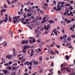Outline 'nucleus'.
Listing matches in <instances>:
<instances>
[{
	"label": "nucleus",
	"instance_id": "obj_31",
	"mask_svg": "<svg viewBox=\"0 0 75 75\" xmlns=\"http://www.w3.org/2000/svg\"><path fill=\"white\" fill-rule=\"evenodd\" d=\"M6 58L8 59H10V57L9 55H8L6 56Z\"/></svg>",
	"mask_w": 75,
	"mask_h": 75
},
{
	"label": "nucleus",
	"instance_id": "obj_19",
	"mask_svg": "<svg viewBox=\"0 0 75 75\" xmlns=\"http://www.w3.org/2000/svg\"><path fill=\"white\" fill-rule=\"evenodd\" d=\"M67 37V36L66 35H64L63 36V39H66Z\"/></svg>",
	"mask_w": 75,
	"mask_h": 75
},
{
	"label": "nucleus",
	"instance_id": "obj_49",
	"mask_svg": "<svg viewBox=\"0 0 75 75\" xmlns=\"http://www.w3.org/2000/svg\"><path fill=\"white\" fill-rule=\"evenodd\" d=\"M70 4H73V3H74V1H70Z\"/></svg>",
	"mask_w": 75,
	"mask_h": 75
},
{
	"label": "nucleus",
	"instance_id": "obj_55",
	"mask_svg": "<svg viewBox=\"0 0 75 75\" xmlns=\"http://www.w3.org/2000/svg\"><path fill=\"white\" fill-rule=\"evenodd\" d=\"M7 45V42L6 43V44H4V46H5V47H6V45Z\"/></svg>",
	"mask_w": 75,
	"mask_h": 75
},
{
	"label": "nucleus",
	"instance_id": "obj_27",
	"mask_svg": "<svg viewBox=\"0 0 75 75\" xmlns=\"http://www.w3.org/2000/svg\"><path fill=\"white\" fill-rule=\"evenodd\" d=\"M66 59L68 60V59H69V57L68 56H66Z\"/></svg>",
	"mask_w": 75,
	"mask_h": 75
},
{
	"label": "nucleus",
	"instance_id": "obj_5",
	"mask_svg": "<svg viewBox=\"0 0 75 75\" xmlns=\"http://www.w3.org/2000/svg\"><path fill=\"white\" fill-rule=\"evenodd\" d=\"M30 48V46H28L27 45L26 46H23V48L24 49H28V48Z\"/></svg>",
	"mask_w": 75,
	"mask_h": 75
},
{
	"label": "nucleus",
	"instance_id": "obj_2",
	"mask_svg": "<svg viewBox=\"0 0 75 75\" xmlns=\"http://www.w3.org/2000/svg\"><path fill=\"white\" fill-rule=\"evenodd\" d=\"M12 50H13V56L14 57L17 56V52H16V49H13Z\"/></svg>",
	"mask_w": 75,
	"mask_h": 75
},
{
	"label": "nucleus",
	"instance_id": "obj_41",
	"mask_svg": "<svg viewBox=\"0 0 75 75\" xmlns=\"http://www.w3.org/2000/svg\"><path fill=\"white\" fill-rule=\"evenodd\" d=\"M56 47H57L58 48H60V46L59 45H56Z\"/></svg>",
	"mask_w": 75,
	"mask_h": 75
},
{
	"label": "nucleus",
	"instance_id": "obj_3",
	"mask_svg": "<svg viewBox=\"0 0 75 75\" xmlns=\"http://www.w3.org/2000/svg\"><path fill=\"white\" fill-rule=\"evenodd\" d=\"M50 25L48 24L47 25V27L46 26H45V30H46V31H48V28H50Z\"/></svg>",
	"mask_w": 75,
	"mask_h": 75
},
{
	"label": "nucleus",
	"instance_id": "obj_59",
	"mask_svg": "<svg viewBox=\"0 0 75 75\" xmlns=\"http://www.w3.org/2000/svg\"><path fill=\"white\" fill-rule=\"evenodd\" d=\"M31 51V53H34V52L33 51V49H32Z\"/></svg>",
	"mask_w": 75,
	"mask_h": 75
},
{
	"label": "nucleus",
	"instance_id": "obj_37",
	"mask_svg": "<svg viewBox=\"0 0 75 75\" xmlns=\"http://www.w3.org/2000/svg\"><path fill=\"white\" fill-rule=\"evenodd\" d=\"M13 62L12 61H10L9 62L8 64L10 65H11V64H12Z\"/></svg>",
	"mask_w": 75,
	"mask_h": 75
},
{
	"label": "nucleus",
	"instance_id": "obj_36",
	"mask_svg": "<svg viewBox=\"0 0 75 75\" xmlns=\"http://www.w3.org/2000/svg\"><path fill=\"white\" fill-rule=\"evenodd\" d=\"M55 52H56V53H57V54H59V52L57 50H55Z\"/></svg>",
	"mask_w": 75,
	"mask_h": 75
},
{
	"label": "nucleus",
	"instance_id": "obj_35",
	"mask_svg": "<svg viewBox=\"0 0 75 75\" xmlns=\"http://www.w3.org/2000/svg\"><path fill=\"white\" fill-rule=\"evenodd\" d=\"M58 74H61V71L60 70H59L58 71Z\"/></svg>",
	"mask_w": 75,
	"mask_h": 75
},
{
	"label": "nucleus",
	"instance_id": "obj_53",
	"mask_svg": "<svg viewBox=\"0 0 75 75\" xmlns=\"http://www.w3.org/2000/svg\"><path fill=\"white\" fill-rule=\"evenodd\" d=\"M67 14H68L67 13L65 12L64 13V16H66V15H67Z\"/></svg>",
	"mask_w": 75,
	"mask_h": 75
},
{
	"label": "nucleus",
	"instance_id": "obj_13",
	"mask_svg": "<svg viewBox=\"0 0 75 75\" xmlns=\"http://www.w3.org/2000/svg\"><path fill=\"white\" fill-rule=\"evenodd\" d=\"M32 10V9L31 8V7H30L29 8L28 10V13L31 12V11Z\"/></svg>",
	"mask_w": 75,
	"mask_h": 75
},
{
	"label": "nucleus",
	"instance_id": "obj_22",
	"mask_svg": "<svg viewBox=\"0 0 75 75\" xmlns=\"http://www.w3.org/2000/svg\"><path fill=\"white\" fill-rule=\"evenodd\" d=\"M68 41H71V39L70 36H69L68 38L67 39Z\"/></svg>",
	"mask_w": 75,
	"mask_h": 75
},
{
	"label": "nucleus",
	"instance_id": "obj_62",
	"mask_svg": "<svg viewBox=\"0 0 75 75\" xmlns=\"http://www.w3.org/2000/svg\"><path fill=\"white\" fill-rule=\"evenodd\" d=\"M72 48V46L71 45H70L69 47V48Z\"/></svg>",
	"mask_w": 75,
	"mask_h": 75
},
{
	"label": "nucleus",
	"instance_id": "obj_42",
	"mask_svg": "<svg viewBox=\"0 0 75 75\" xmlns=\"http://www.w3.org/2000/svg\"><path fill=\"white\" fill-rule=\"evenodd\" d=\"M4 65L6 66V67H7V66H8V63L5 64H4Z\"/></svg>",
	"mask_w": 75,
	"mask_h": 75
},
{
	"label": "nucleus",
	"instance_id": "obj_39",
	"mask_svg": "<svg viewBox=\"0 0 75 75\" xmlns=\"http://www.w3.org/2000/svg\"><path fill=\"white\" fill-rule=\"evenodd\" d=\"M63 69H65V70H67V71L68 69V68H67V67H64Z\"/></svg>",
	"mask_w": 75,
	"mask_h": 75
},
{
	"label": "nucleus",
	"instance_id": "obj_51",
	"mask_svg": "<svg viewBox=\"0 0 75 75\" xmlns=\"http://www.w3.org/2000/svg\"><path fill=\"white\" fill-rule=\"evenodd\" d=\"M21 7L22 8H24V5H23V4H21Z\"/></svg>",
	"mask_w": 75,
	"mask_h": 75
},
{
	"label": "nucleus",
	"instance_id": "obj_17",
	"mask_svg": "<svg viewBox=\"0 0 75 75\" xmlns=\"http://www.w3.org/2000/svg\"><path fill=\"white\" fill-rule=\"evenodd\" d=\"M24 64L25 65H26V64H27V65H29V62H26Z\"/></svg>",
	"mask_w": 75,
	"mask_h": 75
},
{
	"label": "nucleus",
	"instance_id": "obj_8",
	"mask_svg": "<svg viewBox=\"0 0 75 75\" xmlns=\"http://www.w3.org/2000/svg\"><path fill=\"white\" fill-rule=\"evenodd\" d=\"M3 72H4L5 74H7L8 73V70H4L3 71Z\"/></svg>",
	"mask_w": 75,
	"mask_h": 75
},
{
	"label": "nucleus",
	"instance_id": "obj_25",
	"mask_svg": "<svg viewBox=\"0 0 75 75\" xmlns=\"http://www.w3.org/2000/svg\"><path fill=\"white\" fill-rule=\"evenodd\" d=\"M6 68L7 69H11V67H10V66Z\"/></svg>",
	"mask_w": 75,
	"mask_h": 75
},
{
	"label": "nucleus",
	"instance_id": "obj_44",
	"mask_svg": "<svg viewBox=\"0 0 75 75\" xmlns=\"http://www.w3.org/2000/svg\"><path fill=\"white\" fill-rule=\"evenodd\" d=\"M4 22V23H7V20H6V19H4L3 20Z\"/></svg>",
	"mask_w": 75,
	"mask_h": 75
},
{
	"label": "nucleus",
	"instance_id": "obj_45",
	"mask_svg": "<svg viewBox=\"0 0 75 75\" xmlns=\"http://www.w3.org/2000/svg\"><path fill=\"white\" fill-rule=\"evenodd\" d=\"M44 6H48V4H47L45 3L44 4Z\"/></svg>",
	"mask_w": 75,
	"mask_h": 75
},
{
	"label": "nucleus",
	"instance_id": "obj_38",
	"mask_svg": "<svg viewBox=\"0 0 75 75\" xmlns=\"http://www.w3.org/2000/svg\"><path fill=\"white\" fill-rule=\"evenodd\" d=\"M67 72H71V70L68 69H67Z\"/></svg>",
	"mask_w": 75,
	"mask_h": 75
},
{
	"label": "nucleus",
	"instance_id": "obj_1",
	"mask_svg": "<svg viewBox=\"0 0 75 75\" xmlns=\"http://www.w3.org/2000/svg\"><path fill=\"white\" fill-rule=\"evenodd\" d=\"M29 38H30L29 40V41L30 42V44H32L33 42H35V39L34 38L32 37H29Z\"/></svg>",
	"mask_w": 75,
	"mask_h": 75
},
{
	"label": "nucleus",
	"instance_id": "obj_24",
	"mask_svg": "<svg viewBox=\"0 0 75 75\" xmlns=\"http://www.w3.org/2000/svg\"><path fill=\"white\" fill-rule=\"evenodd\" d=\"M27 27H29V28H30L31 30H32V29H33V27L31 26H30V25H27Z\"/></svg>",
	"mask_w": 75,
	"mask_h": 75
},
{
	"label": "nucleus",
	"instance_id": "obj_18",
	"mask_svg": "<svg viewBox=\"0 0 75 75\" xmlns=\"http://www.w3.org/2000/svg\"><path fill=\"white\" fill-rule=\"evenodd\" d=\"M67 23L68 24L69 23H71V21L70 20H68L67 21Z\"/></svg>",
	"mask_w": 75,
	"mask_h": 75
},
{
	"label": "nucleus",
	"instance_id": "obj_40",
	"mask_svg": "<svg viewBox=\"0 0 75 75\" xmlns=\"http://www.w3.org/2000/svg\"><path fill=\"white\" fill-rule=\"evenodd\" d=\"M17 63L13 64V66H17Z\"/></svg>",
	"mask_w": 75,
	"mask_h": 75
},
{
	"label": "nucleus",
	"instance_id": "obj_58",
	"mask_svg": "<svg viewBox=\"0 0 75 75\" xmlns=\"http://www.w3.org/2000/svg\"><path fill=\"white\" fill-rule=\"evenodd\" d=\"M53 71V69H51L49 70L50 72H52Z\"/></svg>",
	"mask_w": 75,
	"mask_h": 75
},
{
	"label": "nucleus",
	"instance_id": "obj_9",
	"mask_svg": "<svg viewBox=\"0 0 75 75\" xmlns=\"http://www.w3.org/2000/svg\"><path fill=\"white\" fill-rule=\"evenodd\" d=\"M61 10V8H60V7H59V8H57L56 9V11H60V10Z\"/></svg>",
	"mask_w": 75,
	"mask_h": 75
},
{
	"label": "nucleus",
	"instance_id": "obj_28",
	"mask_svg": "<svg viewBox=\"0 0 75 75\" xmlns=\"http://www.w3.org/2000/svg\"><path fill=\"white\" fill-rule=\"evenodd\" d=\"M70 10H73V9H74V8H73V7H72V6H71L70 7Z\"/></svg>",
	"mask_w": 75,
	"mask_h": 75
},
{
	"label": "nucleus",
	"instance_id": "obj_50",
	"mask_svg": "<svg viewBox=\"0 0 75 75\" xmlns=\"http://www.w3.org/2000/svg\"><path fill=\"white\" fill-rule=\"evenodd\" d=\"M8 17H6L5 20H7V21H8Z\"/></svg>",
	"mask_w": 75,
	"mask_h": 75
},
{
	"label": "nucleus",
	"instance_id": "obj_60",
	"mask_svg": "<svg viewBox=\"0 0 75 75\" xmlns=\"http://www.w3.org/2000/svg\"><path fill=\"white\" fill-rule=\"evenodd\" d=\"M56 8H57L56 7H54V10H56Z\"/></svg>",
	"mask_w": 75,
	"mask_h": 75
},
{
	"label": "nucleus",
	"instance_id": "obj_56",
	"mask_svg": "<svg viewBox=\"0 0 75 75\" xmlns=\"http://www.w3.org/2000/svg\"><path fill=\"white\" fill-rule=\"evenodd\" d=\"M54 46L53 45H52V44H51L50 45V47H53Z\"/></svg>",
	"mask_w": 75,
	"mask_h": 75
},
{
	"label": "nucleus",
	"instance_id": "obj_61",
	"mask_svg": "<svg viewBox=\"0 0 75 75\" xmlns=\"http://www.w3.org/2000/svg\"><path fill=\"white\" fill-rule=\"evenodd\" d=\"M50 66H52V67H53V66H54V63H52L50 65Z\"/></svg>",
	"mask_w": 75,
	"mask_h": 75
},
{
	"label": "nucleus",
	"instance_id": "obj_16",
	"mask_svg": "<svg viewBox=\"0 0 75 75\" xmlns=\"http://www.w3.org/2000/svg\"><path fill=\"white\" fill-rule=\"evenodd\" d=\"M13 32L12 31H11V30H10L9 31V34H11V36H13Z\"/></svg>",
	"mask_w": 75,
	"mask_h": 75
},
{
	"label": "nucleus",
	"instance_id": "obj_48",
	"mask_svg": "<svg viewBox=\"0 0 75 75\" xmlns=\"http://www.w3.org/2000/svg\"><path fill=\"white\" fill-rule=\"evenodd\" d=\"M33 53H31L30 54V56L33 57Z\"/></svg>",
	"mask_w": 75,
	"mask_h": 75
},
{
	"label": "nucleus",
	"instance_id": "obj_15",
	"mask_svg": "<svg viewBox=\"0 0 75 75\" xmlns=\"http://www.w3.org/2000/svg\"><path fill=\"white\" fill-rule=\"evenodd\" d=\"M28 3H24V5H28V4H30V1H28Z\"/></svg>",
	"mask_w": 75,
	"mask_h": 75
},
{
	"label": "nucleus",
	"instance_id": "obj_54",
	"mask_svg": "<svg viewBox=\"0 0 75 75\" xmlns=\"http://www.w3.org/2000/svg\"><path fill=\"white\" fill-rule=\"evenodd\" d=\"M61 3H62V1H60L58 3V4H59V5L61 4Z\"/></svg>",
	"mask_w": 75,
	"mask_h": 75
},
{
	"label": "nucleus",
	"instance_id": "obj_64",
	"mask_svg": "<svg viewBox=\"0 0 75 75\" xmlns=\"http://www.w3.org/2000/svg\"><path fill=\"white\" fill-rule=\"evenodd\" d=\"M43 71H42V70H40V73H42V72Z\"/></svg>",
	"mask_w": 75,
	"mask_h": 75
},
{
	"label": "nucleus",
	"instance_id": "obj_14",
	"mask_svg": "<svg viewBox=\"0 0 75 75\" xmlns=\"http://www.w3.org/2000/svg\"><path fill=\"white\" fill-rule=\"evenodd\" d=\"M22 51L23 52V53H26L27 51H26V49H23L22 50Z\"/></svg>",
	"mask_w": 75,
	"mask_h": 75
},
{
	"label": "nucleus",
	"instance_id": "obj_29",
	"mask_svg": "<svg viewBox=\"0 0 75 75\" xmlns=\"http://www.w3.org/2000/svg\"><path fill=\"white\" fill-rule=\"evenodd\" d=\"M39 59L40 61H42V57L41 56H40L39 57Z\"/></svg>",
	"mask_w": 75,
	"mask_h": 75
},
{
	"label": "nucleus",
	"instance_id": "obj_10",
	"mask_svg": "<svg viewBox=\"0 0 75 75\" xmlns=\"http://www.w3.org/2000/svg\"><path fill=\"white\" fill-rule=\"evenodd\" d=\"M54 22V21H52L50 19L49 21H48V23H50V24H51L52 23H53Z\"/></svg>",
	"mask_w": 75,
	"mask_h": 75
},
{
	"label": "nucleus",
	"instance_id": "obj_20",
	"mask_svg": "<svg viewBox=\"0 0 75 75\" xmlns=\"http://www.w3.org/2000/svg\"><path fill=\"white\" fill-rule=\"evenodd\" d=\"M15 67V68H13V67H12V69L13 70H17V67Z\"/></svg>",
	"mask_w": 75,
	"mask_h": 75
},
{
	"label": "nucleus",
	"instance_id": "obj_26",
	"mask_svg": "<svg viewBox=\"0 0 75 75\" xmlns=\"http://www.w3.org/2000/svg\"><path fill=\"white\" fill-rule=\"evenodd\" d=\"M38 62H35V61H34V65H37L38 64Z\"/></svg>",
	"mask_w": 75,
	"mask_h": 75
},
{
	"label": "nucleus",
	"instance_id": "obj_7",
	"mask_svg": "<svg viewBox=\"0 0 75 75\" xmlns=\"http://www.w3.org/2000/svg\"><path fill=\"white\" fill-rule=\"evenodd\" d=\"M6 10L5 9H4L1 10V16H3V14H2V13H4L6 12Z\"/></svg>",
	"mask_w": 75,
	"mask_h": 75
},
{
	"label": "nucleus",
	"instance_id": "obj_34",
	"mask_svg": "<svg viewBox=\"0 0 75 75\" xmlns=\"http://www.w3.org/2000/svg\"><path fill=\"white\" fill-rule=\"evenodd\" d=\"M53 4H54V5H56L57 4V3H56V1H53Z\"/></svg>",
	"mask_w": 75,
	"mask_h": 75
},
{
	"label": "nucleus",
	"instance_id": "obj_46",
	"mask_svg": "<svg viewBox=\"0 0 75 75\" xmlns=\"http://www.w3.org/2000/svg\"><path fill=\"white\" fill-rule=\"evenodd\" d=\"M69 11L68 10H67L66 11V13H67L68 14V13H69Z\"/></svg>",
	"mask_w": 75,
	"mask_h": 75
},
{
	"label": "nucleus",
	"instance_id": "obj_12",
	"mask_svg": "<svg viewBox=\"0 0 75 75\" xmlns=\"http://www.w3.org/2000/svg\"><path fill=\"white\" fill-rule=\"evenodd\" d=\"M17 1V0H13V1L11 2V4H13V3H16V2Z\"/></svg>",
	"mask_w": 75,
	"mask_h": 75
},
{
	"label": "nucleus",
	"instance_id": "obj_52",
	"mask_svg": "<svg viewBox=\"0 0 75 75\" xmlns=\"http://www.w3.org/2000/svg\"><path fill=\"white\" fill-rule=\"evenodd\" d=\"M39 37V34H37L36 35V37H37V38H38Z\"/></svg>",
	"mask_w": 75,
	"mask_h": 75
},
{
	"label": "nucleus",
	"instance_id": "obj_47",
	"mask_svg": "<svg viewBox=\"0 0 75 75\" xmlns=\"http://www.w3.org/2000/svg\"><path fill=\"white\" fill-rule=\"evenodd\" d=\"M24 20H25V19L24 18H22L21 19V21H24Z\"/></svg>",
	"mask_w": 75,
	"mask_h": 75
},
{
	"label": "nucleus",
	"instance_id": "obj_43",
	"mask_svg": "<svg viewBox=\"0 0 75 75\" xmlns=\"http://www.w3.org/2000/svg\"><path fill=\"white\" fill-rule=\"evenodd\" d=\"M75 74V73H71L70 74V75H74Z\"/></svg>",
	"mask_w": 75,
	"mask_h": 75
},
{
	"label": "nucleus",
	"instance_id": "obj_4",
	"mask_svg": "<svg viewBox=\"0 0 75 75\" xmlns=\"http://www.w3.org/2000/svg\"><path fill=\"white\" fill-rule=\"evenodd\" d=\"M22 44H28V40L25 41L24 40H23L22 42Z\"/></svg>",
	"mask_w": 75,
	"mask_h": 75
},
{
	"label": "nucleus",
	"instance_id": "obj_23",
	"mask_svg": "<svg viewBox=\"0 0 75 75\" xmlns=\"http://www.w3.org/2000/svg\"><path fill=\"white\" fill-rule=\"evenodd\" d=\"M60 23L61 24H63V25H65V22H64L63 21H61Z\"/></svg>",
	"mask_w": 75,
	"mask_h": 75
},
{
	"label": "nucleus",
	"instance_id": "obj_11",
	"mask_svg": "<svg viewBox=\"0 0 75 75\" xmlns=\"http://www.w3.org/2000/svg\"><path fill=\"white\" fill-rule=\"evenodd\" d=\"M13 23H18V19H16V20H14L13 21Z\"/></svg>",
	"mask_w": 75,
	"mask_h": 75
},
{
	"label": "nucleus",
	"instance_id": "obj_6",
	"mask_svg": "<svg viewBox=\"0 0 75 75\" xmlns=\"http://www.w3.org/2000/svg\"><path fill=\"white\" fill-rule=\"evenodd\" d=\"M30 48V46H28L27 45L26 46H23V48L24 49H28V48Z\"/></svg>",
	"mask_w": 75,
	"mask_h": 75
},
{
	"label": "nucleus",
	"instance_id": "obj_63",
	"mask_svg": "<svg viewBox=\"0 0 75 75\" xmlns=\"http://www.w3.org/2000/svg\"><path fill=\"white\" fill-rule=\"evenodd\" d=\"M54 33L55 34V35L56 36H57V32H54Z\"/></svg>",
	"mask_w": 75,
	"mask_h": 75
},
{
	"label": "nucleus",
	"instance_id": "obj_57",
	"mask_svg": "<svg viewBox=\"0 0 75 75\" xmlns=\"http://www.w3.org/2000/svg\"><path fill=\"white\" fill-rule=\"evenodd\" d=\"M55 31H56V29H54L53 30V32L55 33V32H55Z\"/></svg>",
	"mask_w": 75,
	"mask_h": 75
},
{
	"label": "nucleus",
	"instance_id": "obj_33",
	"mask_svg": "<svg viewBox=\"0 0 75 75\" xmlns=\"http://www.w3.org/2000/svg\"><path fill=\"white\" fill-rule=\"evenodd\" d=\"M13 58V55H9V59H11Z\"/></svg>",
	"mask_w": 75,
	"mask_h": 75
},
{
	"label": "nucleus",
	"instance_id": "obj_21",
	"mask_svg": "<svg viewBox=\"0 0 75 75\" xmlns=\"http://www.w3.org/2000/svg\"><path fill=\"white\" fill-rule=\"evenodd\" d=\"M50 54H53V55H55V53H54V52L53 51H52V50H50Z\"/></svg>",
	"mask_w": 75,
	"mask_h": 75
},
{
	"label": "nucleus",
	"instance_id": "obj_32",
	"mask_svg": "<svg viewBox=\"0 0 75 75\" xmlns=\"http://www.w3.org/2000/svg\"><path fill=\"white\" fill-rule=\"evenodd\" d=\"M30 18L32 19V20H33L34 19V16H31L30 17Z\"/></svg>",
	"mask_w": 75,
	"mask_h": 75
},
{
	"label": "nucleus",
	"instance_id": "obj_30",
	"mask_svg": "<svg viewBox=\"0 0 75 75\" xmlns=\"http://www.w3.org/2000/svg\"><path fill=\"white\" fill-rule=\"evenodd\" d=\"M71 38H75V35H73L71 36Z\"/></svg>",
	"mask_w": 75,
	"mask_h": 75
}]
</instances>
